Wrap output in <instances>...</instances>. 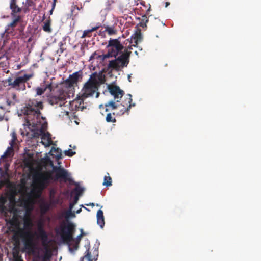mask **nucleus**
I'll use <instances>...</instances> for the list:
<instances>
[{"label":"nucleus","mask_w":261,"mask_h":261,"mask_svg":"<svg viewBox=\"0 0 261 261\" xmlns=\"http://www.w3.org/2000/svg\"><path fill=\"white\" fill-rule=\"evenodd\" d=\"M53 168L51 171L37 173L33 177L32 188L27 198L21 199L20 206L12 208L13 217L10 221L16 233L23 240L24 247L29 252L32 253V261H50L52 252L47 245L48 234L44 229L45 222L42 218L36 222L37 230L33 234L31 229L33 221L31 218L34 207L35 198L41 196L42 191L48 185L59 179L65 181L71 180L70 174L61 167L54 166L48 160Z\"/></svg>","instance_id":"1"},{"label":"nucleus","mask_w":261,"mask_h":261,"mask_svg":"<svg viewBox=\"0 0 261 261\" xmlns=\"http://www.w3.org/2000/svg\"><path fill=\"white\" fill-rule=\"evenodd\" d=\"M95 76V73L93 74L85 83L82 90V99L67 102L65 101L66 99L70 98L73 95L74 86L76 84L79 78L78 72L73 73L57 87L56 93L48 98L49 103L51 105L58 104L60 107H63L62 110L66 115H68L69 111H82L83 107H82L80 105L83 98L93 96L97 89L98 81Z\"/></svg>","instance_id":"2"},{"label":"nucleus","mask_w":261,"mask_h":261,"mask_svg":"<svg viewBox=\"0 0 261 261\" xmlns=\"http://www.w3.org/2000/svg\"><path fill=\"white\" fill-rule=\"evenodd\" d=\"M41 101L33 100L22 110L26 116V123L24 124L25 132L23 135L31 136L34 138L41 137V143L45 147L53 144V142L48 132H46L47 122L44 118L40 116V110L42 109Z\"/></svg>","instance_id":"3"},{"label":"nucleus","mask_w":261,"mask_h":261,"mask_svg":"<svg viewBox=\"0 0 261 261\" xmlns=\"http://www.w3.org/2000/svg\"><path fill=\"white\" fill-rule=\"evenodd\" d=\"M108 89L112 95L114 97L115 100L109 101L105 104L106 111L109 110V108L112 110L116 109L117 108H120V100L122 97L124 92L121 90L117 86H114L112 85H109Z\"/></svg>","instance_id":"4"},{"label":"nucleus","mask_w":261,"mask_h":261,"mask_svg":"<svg viewBox=\"0 0 261 261\" xmlns=\"http://www.w3.org/2000/svg\"><path fill=\"white\" fill-rule=\"evenodd\" d=\"M74 225L71 222L64 224L56 230L57 234L60 236L62 240L67 243H70L73 240L72 230Z\"/></svg>","instance_id":"5"},{"label":"nucleus","mask_w":261,"mask_h":261,"mask_svg":"<svg viewBox=\"0 0 261 261\" xmlns=\"http://www.w3.org/2000/svg\"><path fill=\"white\" fill-rule=\"evenodd\" d=\"M123 49L124 53H126L127 49V52H130V51H129L128 48L125 47L124 44V45H122L118 40H110L107 46L108 53L106 55L108 58L110 57H115L119 54L122 53Z\"/></svg>","instance_id":"6"},{"label":"nucleus","mask_w":261,"mask_h":261,"mask_svg":"<svg viewBox=\"0 0 261 261\" xmlns=\"http://www.w3.org/2000/svg\"><path fill=\"white\" fill-rule=\"evenodd\" d=\"M130 52L123 53L115 60H109L108 67L109 68L119 70L124 67L127 66L129 62V57Z\"/></svg>","instance_id":"7"},{"label":"nucleus","mask_w":261,"mask_h":261,"mask_svg":"<svg viewBox=\"0 0 261 261\" xmlns=\"http://www.w3.org/2000/svg\"><path fill=\"white\" fill-rule=\"evenodd\" d=\"M33 74H25L15 78L14 80L11 77L8 79V85L17 90H24L25 83L33 76Z\"/></svg>","instance_id":"8"},{"label":"nucleus","mask_w":261,"mask_h":261,"mask_svg":"<svg viewBox=\"0 0 261 261\" xmlns=\"http://www.w3.org/2000/svg\"><path fill=\"white\" fill-rule=\"evenodd\" d=\"M108 59L106 54L99 55L97 53H94L90 57L89 61L94 66H99L105 65L107 62V60Z\"/></svg>","instance_id":"9"},{"label":"nucleus","mask_w":261,"mask_h":261,"mask_svg":"<svg viewBox=\"0 0 261 261\" xmlns=\"http://www.w3.org/2000/svg\"><path fill=\"white\" fill-rule=\"evenodd\" d=\"M126 99L125 102L122 103H120V108H117V109L119 110L118 114L119 115H122L125 112H128L132 107H134L135 103H131L132 101V95L130 94L126 95Z\"/></svg>","instance_id":"10"},{"label":"nucleus","mask_w":261,"mask_h":261,"mask_svg":"<svg viewBox=\"0 0 261 261\" xmlns=\"http://www.w3.org/2000/svg\"><path fill=\"white\" fill-rule=\"evenodd\" d=\"M141 40V34L136 32L131 36L130 40L127 39L124 41V44L125 47H127L129 51H130V49H132V46H136Z\"/></svg>","instance_id":"11"},{"label":"nucleus","mask_w":261,"mask_h":261,"mask_svg":"<svg viewBox=\"0 0 261 261\" xmlns=\"http://www.w3.org/2000/svg\"><path fill=\"white\" fill-rule=\"evenodd\" d=\"M54 90H55L53 89V85L48 82L43 83V84H41L40 86L37 87L35 89L37 95H41L44 93H46V94H48L52 91H54Z\"/></svg>","instance_id":"12"},{"label":"nucleus","mask_w":261,"mask_h":261,"mask_svg":"<svg viewBox=\"0 0 261 261\" xmlns=\"http://www.w3.org/2000/svg\"><path fill=\"white\" fill-rule=\"evenodd\" d=\"M19 20H20L19 16L16 17L14 19V20L6 28L5 32L1 33V38H4L5 36L6 33L7 34V35L8 34H9L10 33H12V30H10V28H12V29L13 28H14L16 26L17 23Z\"/></svg>","instance_id":"13"},{"label":"nucleus","mask_w":261,"mask_h":261,"mask_svg":"<svg viewBox=\"0 0 261 261\" xmlns=\"http://www.w3.org/2000/svg\"><path fill=\"white\" fill-rule=\"evenodd\" d=\"M97 224L101 228H103L105 226V219L103 211L99 210L96 214Z\"/></svg>","instance_id":"14"},{"label":"nucleus","mask_w":261,"mask_h":261,"mask_svg":"<svg viewBox=\"0 0 261 261\" xmlns=\"http://www.w3.org/2000/svg\"><path fill=\"white\" fill-rule=\"evenodd\" d=\"M8 64L9 62L7 56L0 53V68H2L4 72L7 73L8 72V70L6 71V70Z\"/></svg>","instance_id":"15"},{"label":"nucleus","mask_w":261,"mask_h":261,"mask_svg":"<svg viewBox=\"0 0 261 261\" xmlns=\"http://www.w3.org/2000/svg\"><path fill=\"white\" fill-rule=\"evenodd\" d=\"M12 140L10 142V146L8 147L7 149L4 153V154L3 156H2V157H3L4 156H10L11 155V153H12V152L13 151V144L14 143L15 140L16 139V137L14 133H12Z\"/></svg>","instance_id":"16"},{"label":"nucleus","mask_w":261,"mask_h":261,"mask_svg":"<svg viewBox=\"0 0 261 261\" xmlns=\"http://www.w3.org/2000/svg\"><path fill=\"white\" fill-rule=\"evenodd\" d=\"M50 207V203L44 200H41L40 204V208L42 214L46 213Z\"/></svg>","instance_id":"17"},{"label":"nucleus","mask_w":261,"mask_h":261,"mask_svg":"<svg viewBox=\"0 0 261 261\" xmlns=\"http://www.w3.org/2000/svg\"><path fill=\"white\" fill-rule=\"evenodd\" d=\"M49 153H50L51 155L55 156L57 160L61 159L62 157V151L59 148L52 147Z\"/></svg>","instance_id":"18"},{"label":"nucleus","mask_w":261,"mask_h":261,"mask_svg":"<svg viewBox=\"0 0 261 261\" xmlns=\"http://www.w3.org/2000/svg\"><path fill=\"white\" fill-rule=\"evenodd\" d=\"M63 216L66 219H69L70 218H74L75 215L74 212H72V210H67L63 213Z\"/></svg>","instance_id":"19"},{"label":"nucleus","mask_w":261,"mask_h":261,"mask_svg":"<svg viewBox=\"0 0 261 261\" xmlns=\"http://www.w3.org/2000/svg\"><path fill=\"white\" fill-rule=\"evenodd\" d=\"M83 191L84 189L82 187L77 185L73 191H72L71 195L75 194V195H78V196L80 197V195L82 194Z\"/></svg>","instance_id":"20"},{"label":"nucleus","mask_w":261,"mask_h":261,"mask_svg":"<svg viewBox=\"0 0 261 261\" xmlns=\"http://www.w3.org/2000/svg\"><path fill=\"white\" fill-rule=\"evenodd\" d=\"M50 20H47L46 21H45L44 22V25L43 27V30L46 32H48V33L51 32V29L50 27Z\"/></svg>","instance_id":"21"},{"label":"nucleus","mask_w":261,"mask_h":261,"mask_svg":"<svg viewBox=\"0 0 261 261\" xmlns=\"http://www.w3.org/2000/svg\"><path fill=\"white\" fill-rule=\"evenodd\" d=\"M86 252L87 254L83 257L82 261H93V260L95 261L97 259V258H91L89 248L86 250Z\"/></svg>","instance_id":"22"},{"label":"nucleus","mask_w":261,"mask_h":261,"mask_svg":"<svg viewBox=\"0 0 261 261\" xmlns=\"http://www.w3.org/2000/svg\"><path fill=\"white\" fill-rule=\"evenodd\" d=\"M107 174L108 176H105L104 177L103 185L108 187L112 185V179L109 176V174L107 173Z\"/></svg>","instance_id":"23"},{"label":"nucleus","mask_w":261,"mask_h":261,"mask_svg":"<svg viewBox=\"0 0 261 261\" xmlns=\"http://www.w3.org/2000/svg\"><path fill=\"white\" fill-rule=\"evenodd\" d=\"M106 31L109 35H113L116 33V30L113 27H108L106 29Z\"/></svg>","instance_id":"24"},{"label":"nucleus","mask_w":261,"mask_h":261,"mask_svg":"<svg viewBox=\"0 0 261 261\" xmlns=\"http://www.w3.org/2000/svg\"><path fill=\"white\" fill-rule=\"evenodd\" d=\"M12 10V14L14 15L15 13H18L20 11V9L16 5L13 6L10 8Z\"/></svg>","instance_id":"25"},{"label":"nucleus","mask_w":261,"mask_h":261,"mask_svg":"<svg viewBox=\"0 0 261 261\" xmlns=\"http://www.w3.org/2000/svg\"><path fill=\"white\" fill-rule=\"evenodd\" d=\"M64 154L66 156H72L75 154V152L73 151L72 149H69L64 151Z\"/></svg>","instance_id":"26"},{"label":"nucleus","mask_w":261,"mask_h":261,"mask_svg":"<svg viewBox=\"0 0 261 261\" xmlns=\"http://www.w3.org/2000/svg\"><path fill=\"white\" fill-rule=\"evenodd\" d=\"M106 121L108 122H113L115 121V119L112 117L111 113H108L106 116Z\"/></svg>","instance_id":"27"},{"label":"nucleus","mask_w":261,"mask_h":261,"mask_svg":"<svg viewBox=\"0 0 261 261\" xmlns=\"http://www.w3.org/2000/svg\"><path fill=\"white\" fill-rule=\"evenodd\" d=\"M95 28H93L91 30H87L84 31L83 35L82 36V38H85L86 36L89 35V34H90L92 31L95 30Z\"/></svg>","instance_id":"28"},{"label":"nucleus","mask_w":261,"mask_h":261,"mask_svg":"<svg viewBox=\"0 0 261 261\" xmlns=\"http://www.w3.org/2000/svg\"><path fill=\"white\" fill-rule=\"evenodd\" d=\"M54 194H55L54 190H51L50 191V200L52 202H54Z\"/></svg>","instance_id":"29"},{"label":"nucleus","mask_w":261,"mask_h":261,"mask_svg":"<svg viewBox=\"0 0 261 261\" xmlns=\"http://www.w3.org/2000/svg\"><path fill=\"white\" fill-rule=\"evenodd\" d=\"M79 199V196H78V195H75L73 198V201L71 202H73L75 205L77 203Z\"/></svg>","instance_id":"30"},{"label":"nucleus","mask_w":261,"mask_h":261,"mask_svg":"<svg viewBox=\"0 0 261 261\" xmlns=\"http://www.w3.org/2000/svg\"><path fill=\"white\" fill-rule=\"evenodd\" d=\"M74 205H75V204L73 202H70V203L69 204V206L68 210H72Z\"/></svg>","instance_id":"31"},{"label":"nucleus","mask_w":261,"mask_h":261,"mask_svg":"<svg viewBox=\"0 0 261 261\" xmlns=\"http://www.w3.org/2000/svg\"><path fill=\"white\" fill-rule=\"evenodd\" d=\"M16 5V0H11L10 8Z\"/></svg>","instance_id":"32"},{"label":"nucleus","mask_w":261,"mask_h":261,"mask_svg":"<svg viewBox=\"0 0 261 261\" xmlns=\"http://www.w3.org/2000/svg\"><path fill=\"white\" fill-rule=\"evenodd\" d=\"M14 261H22V260L18 256H14Z\"/></svg>","instance_id":"33"},{"label":"nucleus","mask_w":261,"mask_h":261,"mask_svg":"<svg viewBox=\"0 0 261 261\" xmlns=\"http://www.w3.org/2000/svg\"><path fill=\"white\" fill-rule=\"evenodd\" d=\"M94 254L96 255V257L98 256V250L95 249V250L94 251Z\"/></svg>","instance_id":"34"},{"label":"nucleus","mask_w":261,"mask_h":261,"mask_svg":"<svg viewBox=\"0 0 261 261\" xmlns=\"http://www.w3.org/2000/svg\"><path fill=\"white\" fill-rule=\"evenodd\" d=\"M86 205L87 206H93L94 205V203H90L89 204H86Z\"/></svg>","instance_id":"35"},{"label":"nucleus","mask_w":261,"mask_h":261,"mask_svg":"<svg viewBox=\"0 0 261 261\" xmlns=\"http://www.w3.org/2000/svg\"><path fill=\"white\" fill-rule=\"evenodd\" d=\"M82 237V234L79 235L77 237L76 239L78 241H80Z\"/></svg>","instance_id":"36"},{"label":"nucleus","mask_w":261,"mask_h":261,"mask_svg":"<svg viewBox=\"0 0 261 261\" xmlns=\"http://www.w3.org/2000/svg\"><path fill=\"white\" fill-rule=\"evenodd\" d=\"M81 211H82L81 208H80V209H79L78 210H77V211H76V214H79V213H81Z\"/></svg>","instance_id":"37"},{"label":"nucleus","mask_w":261,"mask_h":261,"mask_svg":"<svg viewBox=\"0 0 261 261\" xmlns=\"http://www.w3.org/2000/svg\"><path fill=\"white\" fill-rule=\"evenodd\" d=\"M55 4H56V2L54 1L53 3V9H54Z\"/></svg>","instance_id":"38"},{"label":"nucleus","mask_w":261,"mask_h":261,"mask_svg":"<svg viewBox=\"0 0 261 261\" xmlns=\"http://www.w3.org/2000/svg\"><path fill=\"white\" fill-rule=\"evenodd\" d=\"M77 249V244H76L75 246H74V250H76Z\"/></svg>","instance_id":"39"},{"label":"nucleus","mask_w":261,"mask_h":261,"mask_svg":"<svg viewBox=\"0 0 261 261\" xmlns=\"http://www.w3.org/2000/svg\"><path fill=\"white\" fill-rule=\"evenodd\" d=\"M81 206L83 207L85 210H87L88 211H90L89 209L86 208V207H84L83 205H82Z\"/></svg>","instance_id":"40"},{"label":"nucleus","mask_w":261,"mask_h":261,"mask_svg":"<svg viewBox=\"0 0 261 261\" xmlns=\"http://www.w3.org/2000/svg\"><path fill=\"white\" fill-rule=\"evenodd\" d=\"M69 251H70V252H73V250H72V249L70 246L69 247Z\"/></svg>","instance_id":"41"},{"label":"nucleus","mask_w":261,"mask_h":261,"mask_svg":"<svg viewBox=\"0 0 261 261\" xmlns=\"http://www.w3.org/2000/svg\"><path fill=\"white\" fill-rule=\"evenodd\" d=\"M128 80L129 81V82H130V75H128Z\"/></svg>","instance_id":"42"},{"label":"nucleus","mask_w":261,"mask_h":261,"mask_svg":"<svg viewBox=\"0 0 261 261\" xmlns=\"http://www.w3.org/2000/svg\"><path fill=\"white\" fill-rule=\"evenodd\" d=\"M3 119V116L0 115V120H2Z\"/></svg>","instance_id":"43"},{"label":"nucleus","mask_w":261,"mask_h":261,"mask_svg":"<svg viewBox=\"0 0 261 261\" xmlns=\"http://www.w3.org/2000/svg\"><path fill=\"white\" fill-rule=\"evenodd\" d=\"M169 5V3L168 2L166 3V7H167Z\"/></svg>","instance_id":"44"},{"label":"nucleus","mask_w":261,"mask_h":261,"mask_svg":"<svg viewBox=\"0 0 261 261\" xmlns=\"http://www.w3.org/2000/svg\"><path fill=\"white\" fill-rule=\"evenodd\" d=\"M53 11V9L50 11V14H52Z\"/></svg>","instance_id":"45"},{"label":"nucleus","mask_w":261,"mask_h":261,"mask_svg":"<svg viewBox=\"0 0 261 261\" xmlns=\"http://www.w3.org/2000/svg\"><path fill=\"white\" fill-rule=\"evenodd\" d=\"M135 54L137 55H138V52L137 51H135Z\"/></svg>","instance_id":"46"},{"label":"nucleus","mask_w":261,"mask_h":261,"mask_svg":"<svg viewBox=\"0 0 261 261\" xmlns=\"http://www.w3.org/2000/svg\"><path fill=\"white\" fill-rule=\"evenodd\" d=\"M96 97H98V93H96Z\"/></svg>","instance_id":"47"},{"label":"nucleus","mask_w":261,"mask_h":261,"mask_svg":"<svg viewBox=\"0 0 261 261\" xmlns=\"http://www.w3.org/2000/svg\"><path fill=\"white\" fill-rule=\"evenodd\" d=\"M99 107H100V108L101 107H102V105H100V106H99Z\"/></svg>","instance_id":"48"},{"label":"nucleus","mask_w":261,"mask_h":261,"mask_svg":"<svg viewBox=\"0 0 261 261\" xmlns=\"http://www.w3.org/2000/svg\"><path fill=\"white\" fill-rule=\"evenodd\" d=\"M57 0H54V1L56 2Z\"/></svg>","instance_id":"49"}]
</instances>
